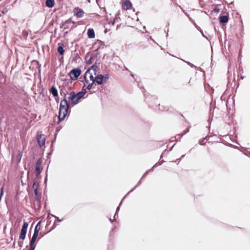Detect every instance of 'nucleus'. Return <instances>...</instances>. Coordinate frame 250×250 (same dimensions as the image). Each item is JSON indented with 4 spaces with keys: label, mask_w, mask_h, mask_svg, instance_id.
Returning <instances> with one entry per match:
<instances>
[{
    "label": "nucleus",
    "mask_w": 250,
    "mask_h": 250,
    "mask_svg": "<svg viewBox=\"0 0 250 250\" xmlns=\"http://www.w3.org/2000/svg\"><path fill=\"white\" fill-rule=\"evenodd\" d=\"M60 93L62 95L63 93L64 99L61 101L60 105V111L58 116L59 122L64 119L68 113V110L70 107V104L67 100V95L62 89H61Z\"/></svg>",
    "instance_id": "f257e3e1"
},
{
    "label": "nucleus",
    "mask_w": 250,
    "mask_h": 250,
    "mask_svg": "<svg viewBox=\"0 0 250 250\" xmlns=\"http://www.w3.org/2000/svg\"><path fill=\"white\" fill-rule=\"evenodd\" d=\"M86 93V89L83 86L82 91L76 93L74 91H70L67 93L69 96L67 97L68 102L71 105H75L79 102V100L82 99Z\"/></svg>",
    "instance_id": "f03ea898"
},
{
    "label": "nucleus",
    "mask_w": 250,
    "mask_h": 250,
    "mask_svg": "<svg viewBox=\"0 0 250 250\" xmlns=\"http://www.w3.org/2000/svg\"><path fill=\"white\" fill-rule=\"evenodd\" d=\"M98 66L93 65L86 71L84 78L85 83H95L94 79L96 77V73L98 72Z\"/></svg>",
    "instance_id": "7ed1b4c3"
},
{
    "label": "nucleus",
    "mask_w": 250,
    "mask_h": 250,
    "mask_svg": "<svg viewBox=\"0 0 250 250\" xmlns=\"http://www.w3.org/2000/svg\"><path fill=\"white\" fill-rule=\"evenodd\" d=\"M41 221H39L37 223V225L35 228L34 232L30 242V246L34 247V248L36 247L35 242L37 239V238L39 235V231L41 229Z\"/></svg>",
    "instance_id": "20e7f679"
},
{
    "label": "nucleus",
    "mask_w": 250,
    "mask_h": 250,
    "mask_svg": "<svg viewBox=\"0 0 250 250\" xmlns=\"http://www.w3.org/2000/svg\"><path fill=\"white\" fill-rule=\"evenodd\" d=\"M81 74V71L79 68H74L72 69L69 73L70 79L72 80L75 81Z\"/></svg>",
    "instance_id": "39448f33"
},
{
    "label": "nucleus",
    "mask_w": 250,
    "mask_h": 250,
    "mask_svg": "<svg viewBox=\"0 0 250 250\" xmlns=\"http://www.w3.org/2000/svg\"><path fill=\"white\" fill-rule=\"evenodd\" d=\"M73 12L74 15L76 16L77 18L83 17L85 14L84 11L82 8L79 7H75L73 9Z\"/></svg>",
    "instance_id": "423d86ee"
},
{
    "label": "nucleus",
    "mask_w": 250,
    "mask_h": 250,
    "mask_svg": "<svg viewBox=\"0 0 250 250\" xmlns=\"http://www.w3.org/2000/svg\"><path fill=\"white\" fill-rule=\"evenodd\" d=\"M28 227V223L24 222L22 227L21 232L20 235V238L24 240L25 238L27 228Z\"/></svg>",
    "instance_id": "0eeeda50"
},
{
    "label": "nucleus",
    "mask_w": 250,
    "mask_h": 250,
    "mask_svg": "<svg viewBox=\"0 0 250 250\" xmlns=\"http://www.w3.org/2000/svg\"><path fill=\"white\" fill-rule=\"evenodd\" d=\"M122 8L125 10L131 9L132 4L130 0H122Z\"/></svg>",
    "instance_id": "6e6552de"
},
{
    "label": "nucleus",
    "mask_w": 250,
    "mask_h": 250,
    "mask_svg": "<svg viewBox=\"0 0 250 250\" xmlns=\"http://www.w3.org/2000/svg\"><path fill=\"white\" fill-rule=\"evenodd\" d=\"M37 140L38 144L40 147H42L45 145V137L44 135L38 133Z\"/></svg>",
    "instance_id": "1a4fd4ad"
},
{
    "label": "nucleus",
    "mask_w": 250,
    "mask_h": 250,
    "mask_svg": "<svg viewBox=\"0 0 250 250\" xmlns=\"http://www.w3.org/2000/svg\"><path fill=\"white\" fill-rule=\"evenodd\" d=\"M42 160L41 159H39L38 160L36 165V176H38L42 170Z\"/></svg>",
    "instance_id": "9d476101"
},
{
    "label": "nucleus",
    "mask_w": 250,
    "mask_h": 250,
    "mask_svg": "<svg viewBox=\"0 0 250 250\" xmlns=\"http://www.w3.org/2000/svg\"><path fill=\"white\" fill-rule=\"evenodd\" d=\"M94 80L95 82H96L98 84H101L104 81V76L102 75H98L97 73H96V75Z\"/></svg>",
    "instance_id": "9b49d317"
},
{
    "label": "nucleus",
    "mask_w": 250,
    "mask_h": 250,
    "mask_svg": "<svg viewBox=\"0 0 250 250\" xmlns=\"http://www.w3.org/2000/svg\"><path fill=\"white\" fill-rule=\"evenodd\" d=\"M49 91L51 93L54 97H57L58 95V90L54 86H52L49 89Z\"/></svg>",
    "instance_id": "f8f14e48"
},
{
    "label": "nucleus",
    "mask_w": 250,
    "mask_h": 250,
    "mask_svg": "<svg viewBox=\"0 0 250 250\" xmlns=\"http://www.w3.org/2000/svg\"><path fill=\"white\" fill-rule=\"evenodd\" d=\"M87 36L89 38H94L95 37V32L93 29L90 28L87 30Z\"/></svg>",
    "instance_id": "ddd939ff"
},
{
    "label": "nucleus",
    "mask_w": 250,
    "mask_h": 250,
    "mask_svg": "<svg viewBox=\"0 0 250 250\" xmlns=\"http://www.w3.org/2000/svg\"><path fill=\"white\" fill-rule=\"evenodd\" d=\"M229 18L228 16H222L219 18V21L221 23H225L228 21Z\"/></svg>",
    "instance_id": "4468645a"
},
{
    "label": "nucleus",
    "mask_w": 250,
    "mask_h": 250,
    "mask_svg": "<svg viewBox=\"0 0 250 250\" xmlns=\"http://www.w3.org/2000/svg\"><path fill=\"white\" fill-rule=\"evenodd\" d=\"M46 5L49 8H52L54 5V0H46Z\"/></svg>",
    "instance_id": "2eb2a0df"
},
{
    "label": "nucleus",
    "mask_w": 250,
    "mask_h": 250,
    "mask_svg": "<svg viewBox=\"0 0 250 250\" xmlns=\"http://www.w3.org/2000/svg\"><path fill=\"white\" fill-rule=\"evenodd\" d=\"M63 44H62L58 47V51L61 55H63L64 52V50L63 49Z\"/></svg>",
    "instance_id": "dca6fc26"
},
{
    "label": "nucleus",
    "mask_w": 250,
    "mask_h": 250,
    "mask_svg": "<svg viewBox=\"0 0 250 250\" xmlns=\"http://www.w3.org/2000/svg\"><path fill=\"white\" fill-rule=\"evenodd\" d=\"M35 198L36 200H39L40 198V194L38 193V190H34Z\"/></svg>",
    "instance_id": "f3484780"
},
{
    "label": "nucleus",
    "mask_w": 250,
    "mask_h": 250,
    "mask_svg": "<svg viewBox=\"0 0 250 250\" xmlns=\"http://www.w3.org/2000/svg\"><path fill=\"white\" fill-rule=\"evenodd\" d=\"M22 151L19 150L18 154V156H17L19 162L21 161V158L22 157Z\"/></svg>",
    "instance_id": "a211bd4d"
},
{
    "label": "nucleus",
    "mask_w": 250,
    "mask_h": 250,
    "mask_svg": "<svg viewBox=\"0 0 250 250\" xmlns=\"http://www.w3.org/2000/svg\"><path fill=\"white\" fill-rule=\"evenodd\" d=\"M38 187H39L38 184L36 182L34 181L33 183V186H32L33 188L34 189V190H38Z\"/></svg>",
    "instance_id": "6ab92c4d"
},
{
    "label": "nucleus",
    "mask_w": 250,
    "mask_h": 250,
    "mask_svg": "<svg viewBox=\"0 0 250 250\" xmlns=\"http://www.w3.org/2000/svg\"><path fill=\"white\" fill-rule=\"evenodd\" d=\"M86 83L88 84L86 88L88 90H90L91 89L93 84L94 83H92V82H88V83Z\"/></svg>",
    "instance_id": "aec40b11"
},
{
    "label": "nucleus",
    "mask_w": 250,
    "mask_h": 250,
    "mask_svg": "<svg viewBox=\"0 0 250 250\" xmlns=\"http://www.w3.org/2000/svg\"><path fill=\"white\" fill-rule=\"evenodd\" d=\"M71 22H72L73 23H74V22L71 21V19H69L65 21V23L63 25V26H66V24L70 23Z\"/></svg>",
    "instance_id": "412c9836"
},
{
    "label": "nucleus",
    "mask_w": 250,
    "mask_h": 250,
    "mask_svg": "<svg viewBox=\"0 0 250 250\" xmlns=\"http://www.w3.org/2000/svg\"><path fill=\"white\" fill-rule=\"evenodd\" d=\"M18 244H19V246H20V247L21 248L23 245V241H19L18 242Z\"/></svg>",
    "instance_id": "4be33fe9"
},
{
    "label": "nucleus",
    "mask_w": 250,
    "mask_h": 250,
    "mask_svg": "<svg viewBox=\"0 0 250 250\" xmlns=\"http://www.w3.org/2000/svg\"><path fill=\"white\" fill-rule=\"evenodd\" d=\"M188 131H189V127H188L187 128L186 131H184V132L183 133H182V135H183L184 134H186L187 132H188Z\"/></svg>",
    "instance_id": "5701e85b"
},
{
    "label": "nucleus",
    "mask_w": 250,
    "mask_h": 250,
    "mask_svg": "<svg viewBox=\"0 0 250 250\" xmlns=\"http://www.w3.org/2000/svg\"><path fill=\"white\" fill-rule=\"evenodd\" d=\"M35 249V248H34V247L30 246V248L28 250H34Z\"/></svg>",
    "instance_id": "b1692460"
},
{
    "label": "nucleus",
    "mask_w": 250,
    "mask_h": 250,
    "mask_svg": "<svg viewBox=\"0 0 250 250\" xmlns=\"http://www.w3.org/2000/svg\"><path fill=\"white\" fill-rule=\"evenodd\" d=\"M214 11H216V12H218L219 11V9L217 8H215L214 9Z\"/></svg>",
    "instance_id": "393cba45"
},
{
    "label": "nucleus",
    "mask_w": 250,
    "mask_h": 250,
    "mask_svg": "<svg viewBox=\"0 0 250 250\" xmlns=\"http://www.w3.org/2000/svg\"><path fill=\"white\" fill-rule=\"evenodd\" d=\"M91 59H92V58L89 59V62H91Z\"/></svg>",
    "instance_id": "a878e982"
},
{
    "label": "nucleus",
    "mask_w": 250,
    "mask_h": 250,
    "mask_svg": "<svg viewBox=\"0 0 250 250\" xmlns=\"http://www.w3.org/2000/svg\"><path fill=\"white\" fill-rule=\"evenodd\" d=\"M91 59H92V58L89 59V62H91Z\"/></svg>",
    "instance_id": "bb28decb"
},
{
    "label": "nucleus",
    "mask_w": 250,
    "mask_h": 250,
    "mask_svg": "<svg viewBox=\"0 0 250 250\" xmlns=\"http://www.w3.org/2000/svg\"><path fill=\"white\" fill-rule=\"evenodd\" d=\"M200 145H203V144L201 142H200Z\"/></svg>",
    "instance_id": "cd10ccee"
},
{
    "label": "nucleus",
    "mask_w": 250,
    "mask_h": 250,
    "mask_svg": "<svg viewBox=\"0 0 250 250\" xmlns=\"http://www.w3.org/2000/svg\"><path fill=\"white\" fill-rule=\"evenodd\" d=\"M68 28V27H64V29Z\"/></svg>",
    "instance_id": "c85d7f7f"
},
{
    "label": "nucleus",
    "mask_w": 250,
    "mask_h": 250,
    "mask_svg": "<svg viewBox=\"0 0 250 250\" xmlns=\"http://www.w3.org/2000/svg\"><path fill=\"white\" fill-rule=\"evenodd\" d=\"M1 14H0V17H1Z\"/></svg>",
    "instance_id": "c756f323"
}]
</instances>
